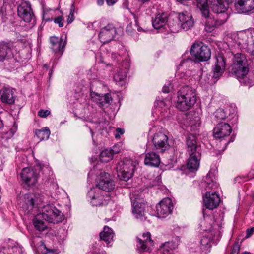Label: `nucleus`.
Instances as JSON below:
<instances>
[{"instance_id": "25", "label": "nucleus", "mask_w": 254, "mask_h": 254, "mask_svg": "<svg viewBox=\"0 0 254 254\" xmlns=\"http://www.w3.org/2000/svg\"><path fill=\"white\" fill-rule=\"evenodd\" d=\"M0 254H25L22 248L18 244H15L12 241H8L7 249L4 247L0 248Z\"/></svg>"}, {"instance_id": "35", "label": "nucleus", "mask_w": 254, "mask_h": 254, "mask_svg": "<svg viewBox=\"0 0 254 254\" xmlns=\"http://www.w3.org/2000/svg\"><path fill=\"white\" fill-rule=\"evenodd\" d=\"M127 69L126 68L124 69H119L117 70L114 77L116 84L121 86L125 85V80L127 77Z\"/></svg>"}, {"instance_id": "33", "label": "nucleus", "mask_w": 254, "mask_h": 254, "mask_svg": "<svg viewBox=\"0 0 254 254\" xmlns=\"http://www.w3.org/2000/svg\"><path fill=\"white\" fill-rule=\"evenodd\" d=\"M178 246L173 241L167 242L162 245L158 250L157 254H171L173 250L175 249Z\"/></svg>"}, {"instance_id": "62", "label": "nucleus", "mask_w": 254, "mask_h": 254, "mask_svg": "<svg viewBox=\"0 0 254 254\" xmlns=\"http://www.w3.org/2000/svg\"><path fill=\"white\" fill-rule=\"evenodd\" d=\"M242 254H251L250 253H249V252H245Z\"/></svg>"}, {"instance_id": "30", "label": "nucleus", "mask_w": 254, "mask_h": 254, "mask_svg": "<svg viewBox=\"0 0 254 254\" xmlns=\"http://www.w3.org/2000/svg\"><path fill=\"white\" fill-rule=\"evenodd\" d=\"M168 14L165 12L159 13L152 19V25L155 29H160L165 25L168 20Z\"/></svg>"}, {"instance_id": "10", "label": "nucleus", "mask_w": 254, "mask_h": 254, "mask_svg": "<svg viewBox=\"0 0 254 254\" xmlns=\"http://www.w3.org/2000/svg\"><path fill=\"white\" fill-rule=\"evenodd\" d=\"M18 16L25 22L35 21V17L29 2H22L17 8Z\"/></svg>"}, {"instance_id": "37", "label": "nucleus", "mask_w": 254, "mask_h": 254, "mask_svg": "<svg viewBox=\"0 0 254 254\" xmlns=\"http://www.w3.org/2000/svg\"><path fill=\"white\" fill-rule=\"evenodd\" d=\"M189 158L187 164V168L190 172H194L197 170L199 166V160L200 157H196L189 156Z\"/></svg>"}, {"instance_id": "56", "label": "nucleus", "mask_w": 254, "mask_h": 254, "mask_svg": "<svg viewBox=\"0 0 254 254\" xmlns=\"http://www.w3.org/2000/svg\"><path fill=\"white\" fill-rule=\"evenodd\" d=\"M106 1L109 6H112L116 2V0H106Z\"/></svg>"}, {"instance_id": "32", "label": "nucleus", "mask_w": 254, "mask_h": 254, "mask_svg": "<svg viewBox=\"0 0 254 254\" xmlns=\"http://www.w3.org/2000/svg\"><path fill=\"white\" fill-rule=\"evenodd\" d=\"M50 41L51 47L54 52H61L62 54L63 53L65 43L62 39H59L56 36H52L50 37Z\"/></svg>"}, {"instance_id": "45", "label": "nucleus", "mask_w": 254, "mask_h": 254, "mask_svg": "<svg viewBox=\"0 0 254 254\" xmlns=\"http://www.w3.org/2000/svg\"><path fill=\"white\" fill-rule=\"evenodd\" d=\"M245 85L251 86L254 85V73L251 76L249 75L247 81H245Z\"/></svg>"}, {"instance_id": "57", "label": "nucleus", "mask_w": 254, "mask_h": 254, "mask_svg": "<svg viewBox=\"0 0 254 254\" xmlns=\"http://www.w3.org/2000/svg\"><path fill=\"white\" fill-rule=\"evenodd\" d=\"M123 6L124 8L128 9V0H124L123 3Z\"/></svg>"}, {"instance_id": "54", "label": "nucleus", "mask_w": 254, "mask_h": 254, "mask_svg": "<svg viewBox=\"0 0 254 254\" xmlns=\"http://www.w3.org/2000/svg\"><path fill=\"white\" fill-rule=\"evenodd\" d=\"M155 103L160 108H163L165 106V103L164 100H157Z\"/></svg>"}, {"instance_id": "7", "label": "nucleus", "mask_w": 254, "mask_h": 254, "mask_svg": "<svg viewBox=\"0 0 254 254\" xmlns=\"http://www.w3.org/2000/svg\"><path fill=\"white\" fill-rule=\"evenodd\" d=\"M130 197L133 215L136 218L142 220L144 216L145 207L144 199L133 193L130 194Z\"/></svg>"}, {"instance_id": "11", "label": "nucleus", "mask_w": 254, "mask_h": 254, "mask_svg": "<svg viewBox=\"0 0 254 254\" xmlns=\"http://www.w3.org/2000/svg\"><path fill=\"white\" fill-rule=\"evenodd\" d=\"M21 180L28 186H33L37 183L38 174L36 169L28 167L23 168L20 173Z\"/></svg>"}, {"instance_id": "42", "label": "nucleus", "mask_w": 254, "mask_h": 254, "mask_svg": "<svg viewBox=\"0 0 254 254\" xmlns=\"http://www.w3.org/2000/svg\"><path fill=\"white\" fill-rule=\"evenodd\" d=\"M130 13L133 16L135 22V25L138 26L139 21L142 18V13L139 10H136L134 12H130Z\"/></svg>"}, {"instance_id": "14", "label": "nucleus", "mask_w": 254, "mask_h": 254, "mask_svg": "<svg viewBox=\"0 0 254 254\" xmlns=\"http://www.w3.org/2000/svg\"><path fill=\"white\" fill-rule=\"evenodd\" d=\"M254 38V30L241 31L234 36V40L237 45L241 48H245V46H248L249 43L252 41Z\"/></svg>"}, {"instance_id": "48", "label": "nucleus", "mask_w": 254, "mask_h": 254, "mask_svg": "<svg viewBox=\"0 0 254 254\" xmlns=\"http://www.w3.org/2000/svg\"><path fill=\"white\" fill-rule=\"evenodd\" d=\"M173 88V86L170 82L165 84L163 87L162 91L164 93H169L170 90Z\"/></svg>"}, {"instance_id": "19", "label": "nucleus", "mask_w": 254, "mask_h": 254, "mask_svg": "<svg viewBox=\"0 0 254 254\" xmlns=\"http://www.w3.org/2000/svg\"><path fill=\"white\" fill-rule=\"evenodd\" d=\"M215 64L213 68V77L218 78L224 72L226 63L224 57L220 53H218L215 58Z\"/></svg>"}, {"instance_id": "39", "label": "nucleus", "mask_w": 254, "mask_h": 254, "mask_svg": "<svg viewBox=\"0 0 254 254\" xmlns=\"http://www.w3.org/2000/svg\"><path fill=\"white\" fill-rule=\"evenodd\" d=\"M197 7L200 9L203 17L207 16L209 14L207 0H197Z\"/></svg>"}, {"instance_id": "28", "label": "nucleus", "mask_w": 254, "mask_h": 254, "mask_svg": "<svg viewBox=\"0 0 254 254\" xmlns=\"http://www.w3.org/2000/svg\"><path fill=\"white\" fill-rule=\"evenodd\" d=\"M204 17L206 18L205 30L208 32H211L216 26L223 24L226 21L225 19L215 20L211 17L209 14Z\"/></svg>"}, {"instance_id": "16", "label": "nucleus", "mask_w": 254, "mask_h": 254, "mask_svg": "<svg viewBox=\"0 0 254 254\" xmlns=\"http://www.w3.org/2000/svg\"><path fill=\"white\" fill-rule=\"evenodd\" d=\"M187 152L189 156H192L196 157H200L199 147L197 145L196 137L192 134L188 136L186 140Z\"/></svg>"}, {"instance_id": "59", "label": "nucleus", "mask_w": 254, "mask_h": 254, "mask_svg": "<svg viewBox=\"0 0 254 254\" xmlns=\"http://www.w3.org/2000/svg\"><path fill=\"white\" fill-rule=\"evenodd\" d=\"M104 0H97V3L98 5L101 6L104 4Z\"/></svg>"}, {"instance_id": "5", "label": "nucleus", "mask_w": 254, "mask_h": 254, "mask_svg": "<svg viewBox=\"0 0 254 254\" xmlns=\"http://www.w3.org/2000/svg\"><path fill=\"white\" fill-rule=\"evenodd\" d=\"M99 189H91L87 193V198L93 206H100L108 204L110 200L109 196Z\"/></svg>"}, {"instance_id": "61", "label": "nucleus", "mask_w": 254, "mask_h": 254, "mask_svg": "<svg viewBox=\"0 0 254 254\" xmlns=\"http://www.w3.org/2000/svg\"><path fill=\"white\" fill-rule=\"evenodd\" d=\"M36 167H37L39 169L42 170V168L41 166H37Z\"/></svg>"}, {"instance_id": "53", "label": "nucleus", "mask_w": 254, "mask_h": 254, "mask_svg": "<svg viewBox=\"0 0 254 254\" xmlns=\"http://www.w3.org/2000/svg\"><path fill=\"white\" fill-rule=\"evenodd\" d=\"M254 232V227L248 229L246 231V238L250 237Z\"/></svg>"}, {"instance_id": "8", "label": "nucleus", "mask_w": 254, "mask_h": 254, "mask_svg": "<svg viewBox=\"0 0 254 254\" xmlns=\"http://www.w3.org/2000/svg\"><path fill=\"white\" fill-rule=\"evenodd\" d=\"M152 141L155 149L160 152L163 153L170 148L168 137L162 132H156Z\"/></svg>"}, {"instance_id": "55", "label": "nucleus", "mask_w": 254, "mask_h": 254, "mask_svg": "<svg viewBox=\"0 0 254 254\" xmlns=\"http://www.w3.org/2000/svg\"><path fill=\"white\" fill-rule=\"evenodd\" d=\"M126 32L129 35H131L132 33V26L131 25H128L126 27Z\"/></svg>"}, {"instance_id": "52", "label": "nucleus", "mask_w": 254, "mask_h": 254, "mask_svg": "<svg viewBox=\"0 0 254 254\" xmlns=\"http://www.w3.org/2000/svg\"><path fill=\"white\" fill-rule=\"evenodd\" d=\"M240 251V246L236 244L233 246L231 254H238Z\"/></svg>"}, {"instance_id": "21", "label": "nucleus", "mask_w": 254, "mask_h": 254, "mask_svg": "<svg viewBox=\"0 0 254 254\" xmlns=\"http://www.w3.org/2000/svg\"><path fill=\"white\" fill-rule=\"evenodd\" d=\"M14 92L9 86H4L0 90V99L3 103L12 104L14 102Z\"/></svg>"}, {"instance_id": "23", "label": "nucleus", "mask_w": 254, "mask_h": 254, "mask_svg": "<svg viewBox=\"0 0 254 254\" xmlns=\"http://www.w3.org/2000/svg\"><path fill=\"white\" fill-rule=\"evenodd\" d=\"M210 232L206 233L201 238L200 242V249L204 254H207L210 252L212 246L211 243L213 238L212 230Z\"/></svg>"}, {"instance_id": "6", "label": "nucleus", "mask_w": 254, "mask_h": 254, "mask_svg": "<svg viewBox=\"0 0 254 254\" xmlns=\"http://www.w3.org/2000/svg\"><path fill=\"white\" fill-rule=\"evenodd\" d=\"M190 53L192 56L201 61H206L211 57L210 48L202 42L194 43L191 46Z\"/></svg>"}, {"instance_id": "27", "label": "nucleus", "mask_w": 254, "mask_h": 254, "mask_svg": "<svg viewBox=\"0 0 254 254\" xmlns=\"http://www.w3.org/2000/svg\"><path fill=\"white\" fill-rule=\"evenodd\" d=\"M210 6L216 13H223L227 10L228 5L225 0H210Z\"/></svg>"}, {"instance_id": "31", "label": "nucleus", "mask_w": 254, "mask_h": 254, "mask_svg": "<svg viewBox=\"0 0 254 254\" xmlns=\"http://www.w3.org/2000/svg\"><path fill=\"white\" fill-rule=\"evenodd\" d=\"M234 112V109L228 106L225 108V110L222 108L217 109L214 113V117L216 121L221 120H225L228 118L230 115L233 114Z\"/></svg>"}, {"instance_id": "63", "label": "nucleus", "mask_w": 254, "mask_h": 254, "mask_svg": "<svg viewBox=\"0 0 254 254\" xmlns=\"http://www.w3.org/2000/svg\"><path fill=\"white\" fill-rule=\"evenodd\" d=\"M90 132H91L92 136L93 137V134H94L93 131H92V130L91 129H90Z\"/></svg>"}, {"instance_id": "34", "label": "nucleus", "mask_w": 254, "mask_h": 254, "mask_svg": "<svg viewBox=\"0 0 254 254\" xmlns=\"http://www.w3.org/2000/svg\"><path fill=\"white\" fill-rule=\"evenodd\" d=\"M114 236L113 230L108 226H105L103 231L100 233V238L106 243L107 246L113 241Z\"/></svg>"}, {"instance_id": "46", "label": "nucleus", "mask_w": 254, "mask_h": 254, "mask_svg": "<svg viewBox=\"0 0 254 254\" xmlns=\"http://www.w3.org/2000/svg\"><path fill=\"white\" fill-rule=\"evenodd\" d=\"M121 149V144H116L112 147V149H110V150H112L113 154H117L119 153Z\"/></svg>"}, {"instance_id": "17", "label": "nucleus", "mask_w": 254, "mask_h": 254, "mask_svg": "<svg viewBox=\"0 0 254 254\" xmlns=\"http://www.w3.org/2000/svg\"><path fill=\"white\" fill-rule=\"evenodd\" d=\"M203 200L204 206L209 210L217 208L220 202L219 196L215 192H206Z\"/></svg>"}, {"instance_id": "60", "label": "nucleus", "mask_w": 254, "mask_h": 254, "mask_svg": "<svg viewBox=\"0 0 254 254\" xmlns=\"http://www.w3.org/2000/svg\"><path fill=\"white\" fill-rule=\"evenodd\" d=\"M225 1L228 4L229 3H231L234 0H225Z\"/></svg>"}, {"instance_id": "20", "label": "nucleus", "mask_w": 254, "mask_h": 254, "mask_svg": "<svg viewBox=\"0 0 254 254\" xmlns=\"http://www.w3.org/2000/svg\"><path fill=\"white\" fill-rule=\"evenodd\" d=\"M178 18L181 28L185 31L190 29L194 25V20L190 13L186 11L180 13Z\"/></svg>"}, {"instance_id": "29", "label": "nucleus", "mask_w": 254, "mask_h": 254, "mask_svg": "<svg viewBox=\"0 0 254 254\" xmlns=\"http://www.w3.org/2000/svg\"><path fill=\"white\" fill-rule=\"evenodd\" d=\"M160 163V156L154 152H148L145 155L144 163L146 165L157 167Z\"/></svg>"}, {"instance_id": "24", "label": "nucleus", "mask_w": 254, "mask_h": 254, "mask_svg": "<svg viewBox=\"0 0 254 254\" xmlns=\"http://www.w3.org/2000/svg\"><path fill=\"white\" fill-rule=\"evenodd\" d=\"M143 239L137 238V247L140 252H146L149 250L148 245L152 246L153 241L151 239V234L149 232L142 235Z\"/></svg>"}, {"instance_id": "9", "label": "nucleus", "mask_w": 254, "mask_h": 254, "mask_svg": "<svg viewBox=\"0 0 254 254\" xmlns=\"http://www.w3.org/2000/svg\"><path fill=\"white\" fill-rule=\"evenodd\" d=\"M173 209V205L172 200L166 197L156 205V215L159 218H165L172 213Z\"/></svg>"}, {"instance_id": "43", "label": "nucleus", "mask_w": 254, "mask_h": 254, "mask_svg": "<svg viewBox=\"0 0 254 254\" xmlns=\"http://www.w3.org/2000/svg\"><path fill=\"white\" fill-rule=\"evenodd\" d=\"M74 9H75L74 5L73 4H72L71 5L70 13H69V14L68 15L67 19V22L68 24L71 23L74 20Z\"/></svg>"}, {"instance_id": "47", "label": "nucleus", "mask_w": 254, "mask_h": 254, "mask_svg": "<svg viewBox=\"0 0 254 254\" xmlns=\"http://www.w3.org/2000/svg\"><path fill=\"white\" fill-rule=\"evenodd\" d=\"M210 175L209 174H208L206 176L205 182L207 184V187L209 188H212L214 185V182L211 180H210Z\"/></svg>"}, {"instance_id": "58", "label": "nucleus", "mask_w": 254, "mask_h": 254, "mask_svg": "<svg viewBox=\"0 0 254 254\" xmlns=\"http://www.w3.org/2000/svg\"><path fill=\"white\" fill-rule=\"evenodd\" d=\"M252 41H253V46L252 47H251V48H250L249 49V50L250 51V53L254 56V38L253 39V40H252Z\"/></svg>"}, {"instance_id": "3", "label": "nucleus", "mask_w": 254, "mask_h": 254, "mask_svg": "<svg viewBox=\"0 0 254 254\" xmlns=\"http://www.w3.org/2000/svg\"><path fill=\"white\" fill-rule=\"evenodd\" d=\"M248 71V64L245 56L241 54H236L232 65V73L241 83L245 84V81H247L248 78L247 76Z\"/></svg>"}, {"instance_id": "4", "label": "nucleus", "mask_w": 254, "mask_h": 254, "mask_svg": "<svg viewBox=\"0 0 254 254\" xmlns=\"http://www.w3.org/2000/svg\"><path fill=\"white\" fill-rule=\"evenodd\" d=\"M135 169V165L130 160H124L119 162L116 167L118 177L126 182L132 176Z\"/></svg>"}, {"instance_id": "26", "label": "nucleus", "mask_w": 254, "mask_h": 254, "mask_svg": "<svg viewBox=\"0 0 254 254\" xmlns=\"http://www.w3.org/2000/svg\"><path fill=\"white\" fill-rule=\"evenodd\" d=\"M90 96L93 101L100 107H103L106 104H108L112 99L111 95L108 93L101 95L94 92H91Z\"/></svg>"}, {"instance_id": "2", "label": "nucleus", "mask_w": 254, "mask_h": 254, "mask_svg": "<svg viewBox=\"0 0 254 254\" xmlns=\"http://www.w3.org/2000/svg\"><path fill=\"white\" fill-rule=\"evenodd\" d=\"M177 95L176 107L181 111L188 110L193 106L196 102V91L191 87L186 86L181 87Z\"/></svg>"}, {"instance_id": "41", "label": "nucleus", "mask_w": 254, "mask_h": 254, "mask_svg": "<svg viewBox=\"0 0 254 254\" xmlns=\"http://www.w3.org/2000/svg\"><path fill=\"white\" fill-rule=\"evenodd\" d=\"M114 154L110 149H106L100 153V159L101 162L107 163L111 161Z\"/></svg>"}, {"instance_id": "18", "label": "nucleus", "mask_w": 254, "mask_h": 254, "mask_svg": "<svg viewBox=\"0 0 254 254\" xmlns=\"http://www.w3.org/2000/svg\"><path fill=\"white\" fill-rule=\"evenodd\" d=\"M232 132V127L226 123L218 124L213 129V135L216 138H222L228 136Z\"/></svg>"}, {"instance_id": "44", "label": "nucleus", "mask_w": 254, "mask_h": 254, "mask_svg": "<svg viewBox=\"0 0 254 254\" xmlns=\"http://www.w3.org/2000/svg\"><path fill=\"white\" fill-rule=\"evenodd\" d=\"M50 113L49 110L40 109L38 112V115L41 118H46L50 114Z\"/></svg>"}, {"instance_id": "13", "label": "nucleus", "mask_w": 254, "mask_h": 254, "mask_svg": "<svg viewBox=\"0 0 254 254\" xmlns=\"http://www.w3.org/2000/svg\"><path fill=\"white\" fill-rule=\"evenodd\" d=\"M97 186V189L106 192H110L114 189L115 185L114 181L110 178L108 173L102 172L100 175L99 181Z\"/></svg>"}, {"instance_id": "49", "label": "nucleus", "mask_w": 254, "mask_h": 254, "mask_svg": "<svg viewBox=\"0 0 254 254\" xmlns=\"http://www.w3.org/2000/svg\"><path fill=\"white\" fill-rule=\"evenodd\" d=\"M54 22L59 25L60 27H62L64 26V19L62 16H58V17L55 18L54 20Z\"/></svg>"}, {"instance_id": "50", "label": "nucleus", "mask_w": 254, "mask_h": 254, "mask_svg": "<svg viewBox=\"0 0 254 254\" xmlns=\"http://www.w3.org/2000/svg\"><path fill=\"white\" fill-rule=\"evenodd\" d=\"M125 131L124 129L121 128H117L116 129V132L114 134L116 138L119 139L120 138L121 135H122L124 133Z\"/></svg>"}, {"instance_id": "64", "label": "nucleus", "mask_w": 254, "mask_h": 254, "mask_svg": "<svg viewBox=\"0 0 254 254\" xmlns=\"http://www.w3.org/2000/svg\"><path fill=\"white\" fill-rule=\"evenodd\" d=\"M137 29L138 31H141L142 30V28L140 27H138Z\"/></svg>"}, {"instance_id": "36", "label": "nucleus", "mask_w": 254, "mask_h": 254, "mask_svg": "<svg viewBox=\"0 0 254 254\" xmlns=\"http://www.w3.org/2000/svg\"><path fill=\"white\" fill-rule=\"evenodd\" d=\"M42 202V198L38 194L28 196L27 197L26 204L28 206V209H29L30 211L35 206L38 207Z\"/></svg>"}, {"instance_id": "1", "label": "nucleus", "mask_w": 254, "mask_h": 254, "mask_svg": "<svg viewBox=\"0 0 254 254\" xmlns=\"http://www.w3.org/2000/svg\"><path fill=\"white\" fill-rule=\"evenodd\" d=\"M64 218V214L53 204H48L44 206L42 212L35 216L33 224L36 230L43 231L47 227L46 223L43 219L50 223H58L61 222Z\"/></svg>"}, {"instance_id": "51", "label": "nucleus", "mask_w": 254, "mask_h": 254, "mask_svg": "<svg viewBox=\"0 0 254 254\" xmlns=\"http://www.w3.org/2000/svg\"><path fill=\"white\" fill-rule=\"evenodd\" d=\"M161 183V178L160 176H157L156 179L152 182V183L150 185V187H155L156 186H159Z\"/></svg>"}, {"instance_id": "15", "label": "nucleus", "mask_w": 254, "mask_h": 254, "mask_svg": "<svg viewBox=\"0 0 254 254\" xmlns=\"http://www.w3.org/2000/svg\"><path fill=\"white\" fill-rule=\"evenodd\" d=\"M116 34V29L112 24H108L101 29L99 39L103 43L110 42Z\"/></svg>"}, {"instance_id": "22", "label": "nucleus", "mask_w": 254, "mask_h": 254, "mask_svg": "<svg viewBox=\"0 0 254 254\" xmlns=\"http://www.w3.org/2000/svg\"><path fill=\"white\" fill-rule=\"evenodd\" d=\"M235 7L238 13H246L254 8V0H238Z\"/></svg>"}, {"instance_id": "12", "label": "nucleus", "mask_w": 254, "mask_h": 254, "mask_svg": "<svg viewBox=\"0 0 254 254\" xmlns=\"http://www.w3.org/2000/svg\"><path fill=\"white\" fill-rule=\"evenodd\" d=\"M15 47L14 43L12 42H0V61L4 60H12L15 61L13 59V53L12 50Z\"/></svg>"}, {"instance_id": "40", "label": "nucleus", "mask_w": 254, "mask_h": 254, "mask_svg": "<svg viewBox=\"0 0 254 254\" xmlns=\"http://www.w3.org/2000/svg\"><path fill=\"white\" fill-rule=\"evenodd\" d=\"M35 134L40 141L47 140L50 135V131L48 127H45L41 129H35Z\"/></svg>"}, {"instance_id": "38", "label": "nucleus", "mask_w": 254, "mask_h": 254, "mask_svg": "<svg viewBox=\"0 0 254 254\" xmlns=\"http://www.w3.org/2000/svg\"><path fill=\"white\" fill-rule=\"evenodd\" d=\"M195 64L194 61L191 58H186L182 60L178 67L177 72H181L183 70H186L188 68Z\"/></svg>"}]
</instances>
